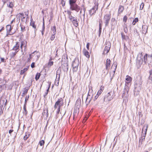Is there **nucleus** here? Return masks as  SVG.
Listing matches in <instances>:
<instances>
[{"label": "nucleus", "instance_id": "obj_21", "mask_svg": "<svg viewBox=\"0 0 152 152\" xmlns=\"http://www.w3.org/2000/svg\"><path fill=\"white\" fill-rule=\"evenodd\" d=\"M23 113L25 116H27L28 113V111L26 110V105H24L23 106Z\"/></svg>", "mask_w": 152, "mask_h": 152}, {"label": "nucleus", "instance_id": "obj_32", "mask_svg": "<svg viewBox=\"0 0 152 152\" xmlns=\"http://www.w3.org/2000/svg\"><path fill=\"white\" fill-rule=\"evenodd\" d=\"M147 58L148 55L147 54H145L144 57V62L145 64H146L147 63Z\"/></svg>", "mask_w": 152, "mask_h": 152}, {"label": "nucleus", "instance_id": "obj_29", "mask_svg": "<svg viewBox=\"0 0 152 152\" xmlns=\"http://www.w3.org/2000/svg\"><path fill=\"white\" fill-rule=\"evenodd\" d=\"M124 10V7L121 5H120L119 6L118 9V12L120 13L122 12Z\"/></svg>", "mask_w": 152, "mask_h": 152}, {"label": "nucleus", "instance_id": "obj_42", "mask_svg": "<svg viewBox=\"0 0 152 152\" xmlns=\"http://www.w3.org/2000/svg\"><path fill=\"white\" fill-rule=\"evenodd\" d=\"M121 38L122 40H126V38H125L126 36L124 34L123 32H121Z\"/></svg>", "mask_w": 152, "mask_h": 152}, {"label": "nucleus", "instance_id": "obj_1", "mask_svg": "<svg viewBox=\"0 0 152 152\" xmlns=\"http://www.w3.org/2000/svg\"><path fill=\"white\" fill-rule=\"evenodd\" d=\"M79 61L78 59L75 58L72 64V70L73 72H76L78 69Z\"/></svg>", "mask_w": 152, "mask_h": 152}, {"label": "nucleus", "instance_id": "obj_34", "mask_svg": "<svg viewBox=\"0 0 152 152\" xmlns=\"http://www.w3.org/2000/svg\"><path fill=\"white\" fill-rule=\"evenodd\" d=\"M140 59H139V61L140 63H142L143 61V57L142 55V53L141 54H140ZM137 58L138 60V59L139 58V57H138Z\"/></svg>", "mask_w": 152, "mask_h": 152}, {"label": "nucleus", "instance_id": "obj_23", "mask_svg": "<svg viewBox=\"0 0 152 152\" xmlns=\"http://www.w3.org/2000/svg\"><path fill=\"white\" fill-rule=\"evenodd\" d=\"M126 83H130L132 80V78L130 76H129L127 75L126 76Z\"/></svg>", "mask_w": 152, "mask_h": 152}, {"label": "nucleus", "instance_id": "obj_28", "mask_svg": "<svg viewBox=\"0 0 152 152\" xmlns=\"http://www.w3.org/2000/svg\"><path fill=\"white\" fill-rule=\"evenodd\" d=\"M51 29L52 31L53 32V34H55L56 33V29L55 26L52 27Z\"/></svg>", "mask_w": 152, "mask_h": 152}, {"label": "nucleus", "instance_id": "obj_10", "mask_svg": "<svg viewBox=\"0 0 152 152\" xmlns=\"http://www.w3.org/2000/svg\"><path fill=\"white\" fill-rule=\"evenodd\" d=\"M117 64L115 63H114L112 65L111 68L112 69H114V70L113 71L112 76L111 78V81L112 80L114 76L115 73V71L117 67Z\"/></svg>", "mask_w": 152, "mask_h": 152}, {"label": "nucleus", "instance_id": "obj_4", "mask_svg": "<svg viewBox=\"0 0 152 152\" xmlns=\"http://www.w3.org/2000/svg\"><path fill=\"white\" fill-rule=\"evenodd\" d=\"M134 94L135 96L138 95L141 89L142 86L141 84H136L134 85Z\"/></svg>", "mask_w": 152, "mask_h": 152}, {"label": "nucleus", "instance_id": "obj_49", "mask_svg": "<svg viewBox=\"0 0 152 152\" xmlns=\"http://www.w3.org/2000/svg\"><path fill=\"white\" fill-rule=\"evenodd\" d=\"M0 85H2V86L4 85V81L2 79H0Z\"/></svg>", "mask_w": 152, "mask_h": 152}, {"label": "nucleus", "instance_id": "obj_56", "mask_svg": "<svg viewBox=\"0 0 152 152\" xmlns=\"http://www.w3.org/2000/svg\"><path fill=\"white\" fill-rule=\"evenodd\" d=\"M43 24L42 26V30H45V24H44V18L43 19Z\"/></svg>", "mask_w": 152, "mask_h": 152}, {"label": "nucleus", "instance_id": "obj_12", "mask_svg": "<svg viewBox=\"0 0 152 152\" xmlns=\"http://www.w3.org/2000/svg\"><path fill=\"white\" fill-rule=\"evenodd\" d=\"M61 71V69L59 68L56 71V75L57 76L58 75V77L57 78L58 80L55 81V83H56V82H57V84H56V86H58V85L60 77Z\"/></svg>", "mask_w": 152, "mask_h": 152}, {"label": "nucleus", "instance_id": "obj_50", "mask_svg": "<svg viewBox=\"0 0 152 152\" xmlns=\"http://www.w3.org/2000/svg\"><path fill=\"white\" fill-rule=\"evenodd\" d=\"M124 50L125 52H126L128 50L125 44L124 45Z\"/></svg>", "mask_w": 152, "mask_h": 152}, {"label": "nucleus", "instance_id": "obj_9", "mask_svg": "<svg viewBox=\"0 0 152 152\" xmlns=\"http://www.w3.org/2000/svg\"><path fill=\"white\" fill-rule=\"evenodd\" d=\"M25 15L26 16V18L24 16V14L23 13H20L19 15L20 17H21V21L25 23H26L27 22V18H28V14L26 13L25 14Z\"/></svg>", "mask_w": 152, "mask_h": 152}, {"label": "nucleus", "instance_id": "obj_13", "mask_svg": "<svg viewBox=\"0 0 152 152\" xmlns=\"http://www.w3.org/2000/svg\"><path fill=\"white\" fill-rule=\"evenodd\" d=\"M62 67L64 72L67 71L68 69L67 63H63L62 64Z\"/></svg>", "mask_w": 152, "mask_h": 152}, {"label": "nucleus", "instance_id": "obj_22", "mask_svg": "<svg viewBox=\"0 0 152 152\" xmlns=\"http://www.w3.org/2000/svg\"><path fill=\"white\" fill-rule=\"evenodd\" d=\"M83 53L84 55L87 58H88L90 57V54L89 53L88 51L84 49L83 50Z\"/></svg>", "mask_w": 152, "mask_h": 152}, {"label": "nucleus", "instance_id": "obj_8", "mask_svg": "<svg viewBox=\"0 0 152 152\" xmlns=\"http://www.w3.org/2000/svg\"><path fill=\"white\" fill-rule=\"evenodd\" d=\"M63 104V100L62 98L59 99L56 102L54 105V108L56 109L57 107H61L62 105Z\"/></svg>", "mask_w": 152, "mask_h": 152}, {"label": "nucleus", "instance_id": "obj_57", "mask_svg": "<svg viewBox=\"0 0 152 152\" xmlns=\"http://www.w3.org/2000/svg\"><path fill=\"white\" fill-rule=\"evenodd\" d=\"M74 17H73L71 15H69V16H68V18H69V20H70V21L71 20H72V19L73 18H74Z\"/></svg>", "mask_w": 152, "mask_h": 152}, {"label": "nucleus", "instance_id": "obj_3", "mask_svg": "<svg viewBox=\"0 0 152 152\" xmlns=\"http://www.w3.org/2000/svg\"><path fill=\"white\" fill-rule=\"evenodd\" d=\"M111 18V14H106L105 15L104 17L103 20L105 25V26H107L109 23Z\"/></svg>", "mask_w": 152, "mask_h": 152}, {"label": "nucleus", "instance_id": "obj_45", "mask_svg": "<svg viewBox=\"0 0 152 152\" xmlns=\"http://www.w3.org/2000/svg\"><path fill=\"white\" fill-rule=\"evenodd\" d=\"M30 25L31 26L35 29H36V26L34 22H32L31 21L30 23Z\"/></svg>", "mask_w": 152, "mask_h": 152}, {"label": "nucleus", "instance_id": "obj_2", "mask_svg": "<svg viewBox=\"0 0 152 152\" xmlns=\"http://www.w3.org/2000/svg\"><path fill=\"white\" fill-rule=\"evenodd\" d=\"M113 94L112 91L108 92L104 96V101L107 102L111 100L113 98Z\"/></svg>", "mask_w": 152, "mask_h": 152}, {"label": "nucleus", "instance_id": "obj_11", "mask_svg": "<svg viewBox=\"0 0 152 152\" xmlns=\"http://www.w3.org/2000/svg\"><path fill=\"white\" fill-rule=\"evenodd\" d=\"M129 90V88L128 86H125V88L124 89V91H123V93L122 94V97H126V94H128Z\"/></svg>", "mask_w": 152, "mask_h": 152}, {"label": "nucleus", "instance_id": "obj_39", "mask_svg": "<svg viewBox=\"0 0 152 152\" xmlns=\"http://www.w3.org/2000/svg\"><path fill=\"white\" fill-rule=\"evenodd\" d=\"M29 98V95L26 96V97L25 103L24 105H26L27 104V101L28 100Z\"/></svg>", "mask_w": 152, "mask_h": 152}, {"label": "nucleus", "instance_id": "obj_53", "mask_svg": "<svg viewBox=\"0 0 152 152\" xmlns=\"http://www.w3.org/2000/svg\"><path fill=\"white\" fill-rule=\"evenodd\" d=\"M143 139H142V138L140 137V140L139 141V145H141L142 143V142L143 141Z\"/></svg>", "mask_w": 152, "mask_h": 152}, {"label": "nucleus", "instance_id": "obj_27", "mask_svg": "<svg viewBox=\"0 0 152 152\" xmlns=\"http://www.w3.org/2000/svg\"><path fill=\"white\" fill-rule=\"evenodd\" d=\"M76 1L77 0H69V4L70 6L76 4Z\"/></svg>", "mask_w": 152, "mask_h": 152}, {"label": "nucleus", "instance_id": "obj_58", "mask_svg": "<svg viewBox=\"0 0 152 152\" xmlns=\"http://www.w3.org/2000/svg\"><path fill=\"white\" fill-rule=\"evenodd\" d=\"M102 90H99V91H98L96 95H98V96H99L102 93Z\"/></svg>", "mask_w": 152, "mask_h": 152}, {"label": "nucleus", "instance_id": "obj_14", "mask_svg": "<svg viewBox=\"0 0 152 152\" xmlns=\"http://www.w3.org/2000/svg\"><path fill=\"white\" fill-rule=\"evenodd\" d=\"M148 127V125L147 124H145L144 125L142 129V134L144 133L145 134H146Z\"/></svg>", "mask_w": 152, "mask_h": 152}, {"label": "nucleus", "instance_id": "obj_5", "mask_svg": "<svg viewBox=\"0 0 152 152\" xmlns=\"http://www.w3.org/2000/svg\"><path fill=\"white\" fill-rule=\"evenodd\" d=\"M111 46V43L109 41H107L105 43V46L103 52V53L107 54L110 51Z\"/></svg>", "mask_w": 152, "mask_h": 152}, {"label": "nucleus", "instance_id": "obj_19", "mask_svg": "<svg viewBox=\"0 0 152 152\" xmlns=\"http://www.w3.org/2000/svg\"><path fill=\"white\" fill-rule=\"evenodd\" d=\"M111 61L110 59L107 58L105 64L106 68L107 69H109L110 64Z\"/></svg>", "mask_w": 152, "mask_h": 152}, {"label": "nucleus", "instance_id": "obj_44", "mask_svg": "<svg viewBox=\"0 0 152 152\" xmlns=\"http://www.w3.org/2000/svg\"><path fill=\"white\" fill-rule=\"evenodd\" d=\"M7 5L10 8H12L13 6V4L12 2H10Z\"/></svg>", "mask_w": 152, "mask_h": 152}, {"label": "nucleus", "instance_id": "obj_36", "mask_svg": "<svg viewBox=\"0 0 152 152\" xmlns=\"http://www.w3.org/2000/svg\"><path fill=\"white\" fill-rule=\"evenodd\" d=\"M40 74L39 73H37L36 74L35 77V79L36 80H38L39 79L40 76Z\"/></svg>", "mask_w": 152, "mask_h": 152}, {"label": "nucleus", "instance_id": "obj_18", "mask_svg": "<svg viewBox=\"0 0 152 152\" xmlns=\"http://www.w3.org/2000/svg\"><path fill=\"white\" fill-rule=\"evenodd\" d=\"M42 114L44 115H45L46 117H48V110L47 107L44 108V111L42 113Z\"/></svg>", "mask_w": 152, "mask_h": 152}, {"label": "nucleus", "instance_id": "obj_41", "mask_svg": "<svg viewBox=\"0 0 152 152\" xmlns=\"http://www.w3.org/2000/svg\"><path fill=\"white\" fill-rule=\"evenodd\" d=\"M28 69V68H24L23 69L21 70L20 74H23L24 72Z\"/></svg>", "mask_w": 152, "mask_h": 152}, {"label": "nucleus", "instance_id": "obj_24", "mask_svg": "<svg viewBox=\"0 0 152 152\" xmlns=\"http://www.w3.org/2000/svg\"><path fill=\"white\" fill-rule=\"evenodd\" d=\"M28 87H25L24 88L23 91V93L22 94V96H23L25 94H26L28 92Z\"/></svg>", "mask_w": 152, "mask_h": 152}, {"label": "nucleus", "instance_id": "obj_31", "mask_svg": "<svg viewBox=\"0 0 152 152\" xmlns=\"http://www.w3.org/2000/svg\"><path fill=\"white\" fill-rule=\"evenodd\" d=\"M6 29L7 32H10L11 30V27L10 25H7L6 26Z\"/></svg>", "mask_w": 152, "mask_h": 152}, {"label": "nucleus", "instance_id": "obj_20", "mask_svg": "<svg viewBox=\"0 0 152 152\" xmlns=\"http://www.w3.org/2000/svg\"><path fill=\"white\" fill-rule=\"evenodd\" d=\"M67 63V55L66 54H64L63 56L62 59V63Z\"/></svg>", "mask_w": 152, "mask_h": 152}, {"label": "nucleus", "instance_id": "obj_35", "mask_svg": "<svg viewBox=\"0 0 152 152\" xmlns=\"http://www.w3.org/2000/svg\"><path fill=\"white\" fill-rule=\"evenodd\" d=\"M124 32L126 33H127L128 32V28L127 26V25L126 24H125V23L124 24Z\"/></svg>", "mask_w": 152, "mask_h": 152}, {"label": "nucleus", "instance_id": "obj_30", "mask_svg": "<svg viewBox=\"0 0 152 152\" xmlns=\"http://www.w3.org/2000/svg\"><path fill=\"white\" fill-rule=\"evenodd\" d=\"M116 21L115 18H112L111 20V24L112 26L116 24Z\"/></svg>", "mask_w": 152, "mask_h": 152}, {"label": "nucleus", "instance_id": "obj_25", "mask_svg": "<svg viewBox=\"0 0 152 152\" xmlns=\"http://www.w3.org/2000/svg\"><path fill=\"white\" fill-rule=\"evenodd\" d=\"M5 100V99H0V107H3Z\"/></svg>", "mask_w": 152, "mask_h": 152}, {"label": "nucleus", "instance_id": "obj_55", "mask_svg": "<svg viewBox=\"0 0 152 152\" xmlns=\"http://www.w3.org/2000/svg\"><path fill=\"white\" fill-rule=\"evenodd\" d=\"M146 134H144V133H142L141 135V138H142L143 140H144Z\"/></svg>", "mask_w": 152, "mask_h": 152}, {"label": "nucleus", "instance_id": "obj_60", "mask_svg": "<svg viewBox=\"0 0 152 152\" xmlns=\"http://www.w3.org/2000/svg\"><path fill=\"white\" fill-rule=\"evenodd\" d=\"M0 59H1V62H6L5 61V59L4 58H2L1 57H0Z\"/></svg>", "mask_w": 152, "mask_h": 152}, {"label": "nucleus", "instance_id": "obj_59", "mask_svg": "<svg viewBox=\"0 0 152 152\" xmlns=\"http://www.w3.org/2000/svg\"><path fill=\"white\" fill-rule=\"evenodd\" d=\"M66 12L67 14L68 15V16L70 15H71V12L69 10H67Z\"/></svg>", "mask_w": 152, "mask_h": 152}, {"label": "nucleus", "instance_id": "obj_26", "mask_svg": "<svg viewBox=\"0 0 152 152\" xmlns=\"http://www.w3.org/2000/svg\"><path fill=\"white\" fill-rule=\"evenodd\" d=\"M109 69H107L106 68L105 69L103 70L102 75H103L105 76L107 75Z\"/></svg>", "mask_w": 152, "mask_h": 152}, {"label": "nucleus", "instance_id": "obj_52", "mask_svg": "<svg viewBox=\"0 0 152 152\" xmlns=\"http://www.w3.org/2000/svg\"><path fill=\"white\" fill-rule=\"evenodd\" d=\"M83 12H84L83 15V18L84 19L85 18V11L86 10V8H85L84 7L83 5Z\"/></svg>", "mask_w": 152, "mask_h": 152}, {"label": "nucleus", "instance_id": "obj_40", "mask_svg": "<svg viewBox=\"0 0 152 152\" xmlns=\"http://www.w3.org/2000/svg\"><path fill=\"white\" fill-rule=\"evenodd\" d=\"M53 62L52 61H50L48 64L47 67L48 68H49L51 66H52L53 65Z\"/></svg>", "mask_w": 152, "mask_h": 152}, {"label": "nucleus", "instance_id": "obj_48", "mask_svg": "<svg viewBox=\"0 0 152 152\" xmlns=\"http://www.w3.org/2000/svg\"><path fill=\"white\" fill-rule=\"evenodd\" d=\"M127 20V17L126 15H125L124 16L123 18V22L125 23H126Z\"/></svg>", "mask_w": 152, "mask_h": 152}, {"label": "nucleus", "instance_id": "obj_64", "mask_svg": "<svg viewBox=\"0 0 152 152\" xmlns=\"http://www.w3.org/2000/svg\"><path fill=\"white\" fill-rule=\"evenodd\" d=\"M77 20V19L76 18H75V17H74V18H73L72 19V20L71 21L72 22L75 21H75Z\"/></svg>", "mask_w": 152, "mask_h": 152}, {"label": "nucleus", "instance_id": "obj_6", "mask_svg": "<svg viewBox=\"0 0 152 152\" xmlns=\"http://www.w3.org/2000/svg\"><path fill=\"white\" fill-rule=\"evenodd\" d=\"M95 5L89 11V13L91 16L94 15L96 12V11L97 10L98 8V3L96 2L95 3Z\"/></svg>", "mask_w": 152, "mask_h": 152}, {"label": "nucleus", "instance_id": "obj_63", "mask_svg": "<svg viewBox=\"0 0 152 152\" xmlns=\"http://www.w3.org/2000/svg\"><path fill=\"white\" fill-rule=\"evenodd\" d=\"M34 65L35 63L34 62H32L31 65V67L32 68H34L35 67Z\"/></svg>", "mask_w": 152, "mask_h": 152}, {"label": "nucleus", "instance_id": "obj_7", "mask_svg": "<svg viewBox=\"0 0 152 152\" xmlns=\"http://www.w3.org/2000/svg\"><path fill=\"white\" fill-rule=\"evenodd\" d=\"M70 9L72 11L75 10L76 12H78L80 10V7L76 4L70 6Z\"/></svg>", "mask_w": 152, "mask_h": 152}, {"label": "nucleus", "instance_id": "obj_54", "mask_svg": "<svg viewBox=\"0 0 152 152\" xmlns=\"http://www.w3.org/2000/svg\"><path fill=\"white\" fill-rule=\"evenodd\" d=\"M55 34H52L50 37V39L51 40H53L54 39V38L55 37Z\"/></svg>", "mask_w": 152, "mask_h": 152}, {"label": "nucleus", "instance_id": "obj_38", "mask_svg": "<svg viewBox=\"0 0 152 152\" xmlns=\"http://www.w3.org/2000/svg\"><path fill=\"white\" fill-rule=\"evenodd\" d=\"M149 72L150 75L149 77V78L150 80H152V69L149 71Z\"/></svg>", "mask_w": 152, "mask_h": 152}, {"label": "nucleus", "instance_id": "obj_61", "mask_svg": "<svg viewBox=\"0 0 152 152\" xmlns=\"http://www.w3.org/2000/svg\"><path fill=\"white\" fill-rule=\"evenodd\" d=\"M90 45V43L89 42L87 43L86 45V48L88 50H89V47Z\"/></svg>", "mask_w": 152, "mask_h": 152}, {"label": "nucleus", "instance_id": "obj_16", "mask_svg": "<svg viewBox=\"0 0 152 152\" xmlns=\"http://www.w3.org/2000/svg\"><path fill=\"white\" fill-rule=\"evenodd\" d=\"M99 37L101 35V31H102V21L101 20H99Z\"/></svg>", "mask_w": 152, "mask_h": 152}, {"label": "nucleus", "instance_id": "obj_15", "mask_svg": "<svg viewBox=\"0 0 152 152\" xmlns=\"http://www.w3.org/2000/svg\"><path fill=\"white\" fill-rule=\"evenodd\" d=\"M148 26L146 25H143L142 27V31L143 34H145L147 32Z\"/></svg>", "mask_w": 152, "mask_h": 152}, {"label": "nucleus", "instance_id": "obj_17", "mask_svg": "<svg viewBox=\"0 0 152 152\" xmlns=\"http://www.w3.org/2000/svg\"><path fill=\"white\" fill-rule=\"evenodd\" d=\"M16 44L13 47L12 50L15 51L18 50L20 46V43L18 42H16Z\"/></svg>", "mask_w": 152, "mask_h": 152}, {"label": "nucleus", "instance_id": "obj_51", "mask_svg": "<svg viewBox=\"0 0 152 152\" xmlns=\"http://www.w3.org/2000/svg\"><path fill=\"white\" fill-rule=\"evenodd\" d=\"M29 134H26L25 136L23 137V139L25 140H26L29 137Z\"/></svg>", "mask_w": 152, "mask_h": 152}, {"label": "nucleus", "instance_id": "obj_37", "mask_svg": "<svg viewBox=\"0 0 152 152\" xmlns=\"http://www.w3.org/2000/svg\"><path fill=\"white\" fill-rule=\"evenodd\" d=\"M138 21V19L137 18H135L133 20L132 24L133 25H135L136 23Z\"/></svg>", "mask_w": 152, "mask_h": 152}, {"label": "nucleus", "instance_id": "obj_43", "mask_svg": "<svg viewBox=\"0 0 152 152\" xmlns=\"http://www.w3.org/2000/svg\"><path fill=\"white\" fill-rule=\"evenodd\" d=\"M20 26L21 28V31L22 32H23L26 30L25 29V26H24L23 25H21V24H20Z\"/></svg>", "mask_w": 152, "mask_h": 152}, {"label": "nucleus", "instance_id": "obj_33", "mask_svg": "<svg viewBox=\"0 0 152 152\" xmlns=\"http://www.w3.org/2000/svg\"><path fill=\"white\" fill-rule=\"evenodd\" d=\"M73 25L76 27H77L78 26V22L77 20L75 21L72 22Z\"/></svg>", "mask_w": 152, "mask_h": 152}, {"label": "nucleus", "instance_id": "obj_47", "mask_svg": "<svg viewBox=\"0 0 152 152\" xmlns=\"http://www.w3.org/2000/svg\"><path fill=\"white\" fill-rule=\"evenodd\" d=\"M144 6V4L143 2H142L140 5V10H142L143 9Z\"/></svg>", "mask_w": 152, "mask_h": 152}, {"label": "nucleus", "instance_id": "obj_62", "mask_svg": "<svg viewBox=\"0 0 152 152\" xmlns=\"http://www.w3.org/2000/svg\"><path fill=\"white\" fill-rule=\"evenodd\" d=\"M60 107H57V108H58V109H57V113H58L60 111Z\"/></svg>", "mask_w": 152, "mask_h": 152}, {"label": "nucleus", "instance_id": "obj_46", "mask_svg": "<svg viewBox=\"0 0 152 152\" xmlns=\"http://www.w3.org/2000/svg\"><path fill=\"white\" fill-rule=\"evenodd\" d=\"M45 143V141L44 140H42L39 141V144L41 146L43 145Z\"/></svg>", "mask_w": 152, "mask_h": 152}]
</instances>
